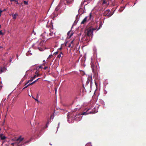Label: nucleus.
Segmentation results:
<instances>
[{
  "mask_svg": "<svg viewBox=\"0 0 146 146\" xmlns=\"http://www.w3.org/2000/svg\"><path fill=\"white\" fill-rule=\"evenodd\" d=\"M92 70L95 76L97 75V67L95 63L92 61L91 62Z\"/></svg>",
  "mask_w": 146,
  "mask_h": 146,
  "instance_id": "f257e3e1",
  "label": "nucleus"
},
{
  "mask_svg": "<svg viewBox=\"0 0 146 146\" xmlns=\"http://www.w3.org/2000/svg\"><path fill=\"white\" fill-rule=\"evenodd\" d=\"M92 70L95 76L97 75V67L95 63L92 61L91 62Z\"/></svg>",
  "mask_w": 146,
  "mask_h": 146,
  "instance_id": "f03ea898",
  "label": "nucleus"
},
{
  "mask_svg": "<svg viewBox=\"0 0 146 146\" xmlns=\"http://www.w3.org/2000/svg\"><path fill=\"white\" fill-rule=\"evenodd\" d=\"M96 28H93L92 27H90L86 30L87 35L89 36H92L93 35V31L96 30Z\"/></svg>",
  "mask_w": 146,
  "mask_h": 146,
  "instance_id": "7ed1b4c3",
  "label": "nucleus"
},
{
  "mask_svg": "<svg viewBox=\"0 0 146 146\" xmlns=\"http://www.w3.org/2000/svg\"><path fill=\"white\" fill-rule=\"evenodd\" d=\"M90 110V109H89L85 112H83L82 113H78V114L76 115L75 117H76V116L77 115V116H80V115H85L88 114H93L94 113H95L96 112V111H95L94 110V111H90L89 112L88 111Z\"/></svg>",
  "mask_w": 146,
  "mask_h": 146,
  "instance_id": "20e7f679",
  "label": "nucleus"
},
{
  "mask_svg": "<svg viewBox=\"0 0 146 146\" xmlns=\"http://www.w3.org/2000/svg\"><path fill=\"white\" fill-rule=\"evenodd\" d=\"M104 16H107L108 17H110L112 15L110 13V10L109 9L106 10L104 13Z\"/></svg>",
  "mask_w": 146,
  "mask_h": 146,
  "instance_id": "39448f33",
  "label": "nucleus"
},
{
  "mask_svg": "<svg viewBox=\"0 0 146 146\" xmlns=\"http://www.w3.org/2000/svg\"><path fill=\"white\" fill-rule=\"evenodd\" d=\"M24 140V138L21 137V136L19 137L16 140V143H17V145L19 146V144H20V143Z\"/></svg>",
  "mask_w": 146,
  "mask_h": 146,
  "instance_id": "423d86ee",
  "label": "nucleus"
},
{
  "mask_svg": "<svg viewBox=\"0 0 146 146\" xmlns=\"http://www.w3.org/2000/svg\"><path fill=\"white\" fill-rule=\"evenodd\" d=\"M63 3V1H62V0H61L59 3L58 4L57 7L55 9V11H57L59 9L60 7L62 6V5L61 4Z\"/></svg>",
  "mask_w": 146,
  "mask_h": 146,
  "instance_id": "0eeeda50",
  "label": "nucleus"
},
{
  "mask_svg": "<svg viewBox=\"0 0 146 146\" xmlns=\"http://www.w3.org/2000/svg\"><path fill=\"white\" fill-rule=\"evenodd\" d=\"M88 17H86L82 20L81 23V24H84L86 23L87 21V18Z\"/></svg>",
  "mask_w": 146,
  "mask_h": 146,
  "instance_id": "6e6552de",
  "label": "nucleus"
},
{
  "mask_svg": "<svg viewBox=\"0 0 146 146\" xmlns=\"http://www.w3.org/2000/svg\"><path fill=\"white\" fill-rule=\"evenodd\" d=\"M5 68L4 67L3 68L1 67L0 70V73H1L3 72H5Z\"/></svg>",
  "mask_w": 146,
  "mask_h": 146,
  "instance_id": "1a4fd4ad",
  "label": "nucleus"
},
{
  "mask_svg": "<svg viewBox=\"0 0 146 146\" xmlns=\"http://www.w3.org/2000/svg\"><path fill=\"white\" fill-rule=\"evenodd\" d=\"M94 18L93 16L92 15L91 13H90L89 14V18L88 19L89 20H91L93 19Z\"/></svg>",
  "mask_w": 146,
  "mask_h": 146,
  "instance_id": "9d476101",
  "label": "nucleus"
},
{
  "mask_svg": "<svg viewBox=\"0 0 146 146\" xmlns=\"http://www.w3.org/2000/svg\"><path fill=\"white\" fill-rule=\"evenodd\" d=\"M0 137L1 139L2 140H4V139H5L6 138V137H5V136L4 135H3V134L0 135Z\"/></svg>",
  "mask_w": 146,
  "mask_h": 146,
  "instance_id": "9b49d317",
  "label": "nucleus"
},
{
  "mask_svg": "<svg viewBox=\"0 0 146 146\" xmlns=\"http://www.w3.org/2000/svg\"><path fill=\"white\" fill-rule=\"evenodd\" d=\"M73 0H66V2L68 4H71L72 3Z\"/></svg>",
  "mask_w": 146,
  "mask_h": 146,
  "instance_id": "f8f14e48",
  "label": "nucleus"
},
{
  "mask_svg": "<svg viewBox=\"0 0 146 146\" xmlns=\"http://www.w3.org/2000/svg\"><path fill=\"white\" fill-rule=\"evenodd\" d=\"M63 54L62 53V52H61L60 53L59 55H58V58H60L61 57H62L63 56Z\"/></svg>",
  "mask_w": 146,
  "mask_h": 146,
  "instance_id": "ddd939ff",
  "label": "nucleus"
},
{
  "mask_svg": "<svg viewBox=\"0 0 146 146\" xmlns=\"http://www.w3.org/2000/svg\"><path fill=\"white\" fill-rule=\"evenodd\" d=\"M17 15V14L16 13H15L14 15H13V19H15L16 18Z\"/></svg>",
  "mask_w": 146,
  "mask_h": 146,
  "instance_id": "4468645a",
  "label": "nucleus"
},
{
  "mask_svg": "<svg viewBox=\"0 0 146 146\" xmlns=\"http://www.w3.org/2000/svg\"><path fill=\"white\" fill-rule=\"evenodd\" d=\"M33 80V79H32V78H31V79L30 80H29L28 81V82H27V83L25 84V85H26L27 84L29 83L30 82H32Z\"/></svg>",
  "mask_w": 146,
  "mask_h": 146,
  "instance_id": "2eb2a0df",
  "label": "nucleus"
},
{
  "mask_svg": "<svg viewBox=\"0 0 146 146\" xmlns=\"http://www.w3.org/2000/svg\"><path fill=\"white\" fill-rule=\"evenodd\" d=\"M125 8V6H123L121 7L120 9H119L120 11L121 12L123 11V10Z\"/></svg>",
  "mask_w": 146,
  "mask_h": 146,
  "instance_id": "dca6fc26",
  "label": "nucleus"
},
{
  "mask_svg": "<svg viewBox=\"0 0 146 146\" xmlns=\"http://www.w3.org/2000/svg\"><path fill=\"white\" fill-rule=\"evenodd\" d=\"M25 144L24 142L22 141L20 143V144H19V146H21Z\"/></svg>",
  "mask_w": 146,
  "mask_h": 146,
  "instance_id": "f3484780",
  "label": "nucleus"
},
{
  "mask_svg": "<svg viewBox=\"0 0 146 146\" xmlns=\"http://www.w3.org/2000/svg\"><path fill=\"white\" fill-rule=\"evenodd\" d=\"M74 40H72L70 42V44H71L72 45V48H73L74 46V44L73 43Z\"/></svg>",
  "mask_w": 146,
  "mask_h": 146,
  "instance_id": "a211bd4d",
  "label": "nucleus"
},
{
  "mask_svg": "<svg viewBox=\"0 0 146 146\" xmlns=\"http://www.w3.org/2000/svg\"><path fill=\"white\" fill-rule=\"evenodd\" d=\"M107 2H108L107 1H106L105 0H104L102 2V4H104L106 3H107Z\"/></svg>",
  "mask_w": 146,
  "mask_h": 146,
  "instance_id": "6ab92c4d",
  "label": "nucleus"
},
{
  "mask_svg": "<svg viewBox=\"0 0 146 146\" xmlns=\"http://www.w3.org/2000/svg\"><path fill=\"white\" fill-rule=\"evenodd\" d=\"M24 3L25 5H27L28 4V2L25 1H24Z\"/></svg>",
  "mask_w": 146,
  "mask_h": 146,
  "instance_id": "aec40b11",
  "label": "nucleus"
},
{
  "mask_svg": "<svg viewBox=\"0 0 146 146\" xmlns=\"http://www.w3.org/2000/svg\"><path fill=\"white\" fill-rule=\"evenodd\" d=\"M30 141H31L30 140L26 141L24 142L25 144H27V143H28L29 142H30Z\"/></svg>",
  "mask_w": 146,
  "mask_h": 146,
  "instance_id": "412c9836",
  "label": "nucleus"
},
{
  "mask_svg": "<svg viewBox=\"0 0 146 146\" xmlns=\"http://www.w3.org/2000/svg\"><path fill=\"white\" fill-rule=\"evenodd\" d=\"M35 83V82H32V83H30V84H28L27 85H29V86H30V85H32L33 84H34Z\"/></svg>",
  "mask_w": 146,
  "mask_h": 146,
  "instance_id": "4be33fe9",
  "label": "nucleus"
},
{
  "mask_svg": "<svg viewBox=\"0 0 146 146\" xmlns=\"http://www.w3.org/2000/svg\"><path fill=\"white\" fill-rule=\"evenodd\" d=\"M42 69V66H39V68H37V69H38V70H39V69Z\"/></svg>",
  "mask_w": 146,
  "mask_h": 146,
  "instance_id": "5701e85b",
  "label": "nucleus"
},
{
  "mask_svg": "<svg viewBox=\"0 0 146 146\" xmlns=\"http://www.w3.org/2000/svg\"><path fill=\"white\" fill-rule=\"evenodd\" d=\"M36 77V75H35L33 77H32L31 78L32 79H33H33H35Z\"/></svg>",
  "mask_w": 146,
  "mask_h": 146,
  "instance_id": "b1692460",
  "label": "nucleus"
},
{
  "mask_svg": "<svg viewBox=\"0 0 146 146\" xmlns=\"http://www.w3.org/2000/svg\"><path fill=\"white\" fill-rule=\"evenodd\" d=\"M99 25H100V26H99V28H98L97 29V30H99L101 28V25L100 24H99Z\"/></svg>",
  "mask_w": 146,
  "mask_h": 146,
  "instance_id": "393cba45",
  "label": "nucleus"
},
{
  "mask_svg": "<svg viewBox=\"0 0 146 146\" xmlns=\"http://www.w3.org/2000/svg\"><path fill=\"white\" fill-rule=\"evenodd\" d=\"M34 99H35L36 101L37 102H39V101L37 99H36L35 98H34Z\"/></svg>",
  "mask_w": 146,
  "mask_h": 146,
  "instance_id": "a878e982",
  "label": "nucleus"
},
{
  "mask_svg": "<svg viewBox=\"0 0 146 146\" xmlns=\"http://www.w3.org/2000/svg\"><path fill=\"white\" fill-rule=\"evenodd\" d=\"M0 35H3V33L2 32V31L0 30Z\"/></svg>",
  "mask_w": 146,
  "mask_h": 146,
  "instance_id": "bb28decb",
  "label": "nucleus"
},
{
  "mask_svg": "<svg viewBox=\"0 0 146 146\" xmlns=\"http://www.w3.org/2000/svg\"><path fill=\"white\" fill-rule=\"evenodd\" d=\"M29 86V85H27V86H25V87H24L23 89V90H24L26 88H27Z\"/></svg>",
  "mask_w": 146,
  "mask_h": 146,
  "instance_id": "cd10ccee",
  "label": "nucleus"
},
{
  "mask_svg": "<svg viewBox=\"0 0 146 146\" xmlns=\"http://www.w3.org/2000/svg\"><path fill=\"white\" fill-rule=\"evenodd\" d=\"M40 79V78H38L37 80H35L34 82H35V83L36 82L38 81V80H39V79Z\"/></svg>",
  "mask_w": 146,
  "mask_h": 146,
  "instance_id": "c85d7f7f",
  "label": "nucleus"
},
{
  "mask_svg": "<svg viewBox=\"0 0 146 146\" xmlns=\"http://www.w3.org/2000/svg\"><path fill=\"white\" fill-rule=\"evenodd\" d=\"M48 124H49V122H48L46 124V127H48Z\"/></svg>",
  "mask_w": 146,
  "mask_h": 146,
  "instance_id": "c756f323",
  "label": "nucleus"
},
{
  "mask_svg": "<svg viewBox=\"0 0 146 146\" xmlns=\"http://www.w3.org/2000/svg\"><path fill=\"white\" fill-rule=\"evenodd\" d=\"M58 51H57V52H55L54 53V54H55V55H56L57 54H58Z\"/></svg>",
  "mask_w": 146,
  "mask_h": 146,
  "instance_id": "7c9ffc66",
  "label": "nucleus"
},
{
  "mask_svg": "<svg viewBox=\"0 0 146 146\" xmlns=\"http://www.w3.org/2000/svg\"><path fill=\"white\" fill-rule=\"evenodd\" d=\"M52 56H52V55H50L48 56V58H51Z\"/></svg>",
  "mask_w": 146,
  "mask_h": 146,
  "instance_id": "2f4dec72",
  "label": "nucleus"
},
{
  "mask_svg": "<svg viewBox=\"0 0 146 146\" xmlns=\"http://www.w3.org/2000/svg\"><path fill=\"white\" fill-rule=\"evenodd\" d=\"M68 47H71L72 48V45H71V44H70V43L69 44Z\"/></svg>",
  "mask_w": 146,
  "mask_h": 146,
  "instance_id": "473e14b6",
  "label": "nucleus"
},
{
  "mask_svg": "<svg viewBox=\"0 0 146 146\" xmlns=\"http://www.w3.org/2000/svg\"><path fill=\"white\" fill-rule=\"evenodd\" d=\"M18 0H15V2H16V3L17 4H19V3H18Z\"/></svg>",
  "mask_w": 146,
  "mask_h": 146,
  "instance_id": "72a5a7b5",
  "label": "nucleus"
},
{
  "mask_svg": "<svg viewBox=\"0 0 146 146\" xmlns=\"http://www.w3.org/2000/svg\"><path fill=\"white\" fill-rule=\"evenodd\" d=\"M84 4V2H82L81 3V6H82Z\"/></svg>",
  "mask_w": 146,
  "mask_h": 146,
  "instance_id": "f704fd0d",
  "label": "nucleus"
},
{
  "mask_svg": "<svg viewBox=\"0 0 146 146\" xmlns=\"http://www.w3.org/2000/svg\"><path fill=\"white\" fill-rule=\"evenodd\" d=\"M73 35V34L72 33L71 35H70L69 36V38H70L71 36H72Z\"/></svg>",
  "mask_w": 146,
  "mask_h": 146,
  "instance_id": "c9c22d12",
  "label": "nucleus"
},
{
  "mask_svg": "<svg viewBox=\"0 0 146 146\" xmlns=\"http://www.w3.org/2000/svg\"><path fill=\"white\" fill-rule=\"evenodd\" d=\"M36 77H39L40 76V74H37L36 75Z\"/></svg>",
  "mask_w": 146,
  "mask_h": 146,
  "instance_id": "e433bc0d",
  "label": "nucleus"
},
{
  "mask_svg": "<svg viewBox=\"0 0 146 146\" xmlns=\"http://www.w3.org/2000/svg\"><path fill=\"white\" fill-rule=\"evenodd\" d=\"M48 68V67L47 66H46V67H44L43 69L44 70H46L47 68Z\"/></svg>",
  "mask_w": 146,
  "mask_h": 146,
  "instance_id": "4c0bfd02",
  "label": "nucleus"
},
{
  "mask_svg": "<svg viewBox=\"0 0 146 146\" xmlns=\"http://www.w3.org/2000/svg\"><path fill=\"white\" fill-rule=\"evenodd\" d=\"M52 34H53L52 33H50L49 34V35L50 36H52Z\"/></svg>",
  "mask_w": 146,
  "mask_h": 146,
  "instance_id": "58836bf2",
  "label": "nucleus"
},
{
  "mask_svg": "<svg viewBox=\"0 0 146 146\" xmlns=\"http://www.w3.org/2000/svg\"><path fill=\"white\" fill-rule=\"evenodd\" d=\"M70 31H69V32L67 33V34L68 35V36H69V34H70Z\"/></svg>",
  "mask_w": 146,
  "mask_h": 146,
  "instance_id": "ea45409f",
  "label": "nucleus"
},
{
  "mask_svg": "<svg viewBox=\"0 0 146 146\" xmlns=\"http://www.w3.org/2000/svg\"><path fill=\"white\" fill-rule=\"evenodd\" d=\"M3 11L0 10V14H1V13Z\"/></svg>",
  "mask_w": 146,
  "mask_h": 146,
  "instance_id": "a19ab883",
  "label": "nucleus"
},
{
  "mask_svg": "<svg viewBox=\"0 0 146 146\" xmlns=\"http://www.w3.org/2000/svg\"><path fill=\"white\" fill-rule=\"evenodd\" d=\"M15 0H10V1L11 2H12V1H15Z\"/></svg>",
  "mask_w": 146,
  "mask_h": 146,
  "instance_id": "79ce46f5",
  "label": "nucleus"
},
{
  "mask_svg": "<svg viewBox=\"0 0 146 146\" xmlns=\"http://www.w3.org/2000/svg\"><path fill=\"white\" fill-rule=\"evenodd\" d=\"M59 124H60V123H58V127H59Z\"/></svg>",
  "mask_w": 146,
  "mask_h": 146,
  "instance_id": "37998d69",
  "label": "nucleus"
},
{
  "mask_svg": "<svg viewBox=\"0 0 146 146\" xmlns=\"http://www.w3.org/2000/svg\"><path fill=\"white\" fill-rule=\"evenodd\" d=\"M35 73L36 74H38V72H37V71H36V72H35Z\"/></svg>",
  "mask_w": 146,
  "mask_h": 146,
  "instance_id": "c03bdc74",
  "label": "nucleus"
},
{
  "mask_svg": "<svg viewBox=\"0 0 146 146\" xmlns=\"http://www.w3.org/2000/svg\"><path fill=\"white\" fill-rule=\"evenodd\" d=\"M61 49H62V47H61L58 49H60V50H61Z\"/></svg>",
  "mask_w": 146,
  "mask_h": 146,
  "instance_id": "a18cd8bd",
  "label": "nucleus"
},
{
  "mask_svg": "<svg viewBox=\"0 0 146 146\" xmlns=\"http://www.w3.org/2000/svg\"><path fill=\"white\" fill-rule=\"evenodd\" d=\"M95 84H96V85H97V84H96V82H95Z\"/></svg>",
  "mask_w": 146,
  "mask_h": 146,
  "instance_id": "49530a36",
  "label": "nucleus"
},
{
  "mask_svg": "<svg viewBox=\"0 0 146 146\" xmlns=\"http://www.w3.org/2000/svg\"><path fill=\"white\" fill-rule=\"evenodd\" d=\"M6 11V10L5 9H4L3 11Z\"/></svg>",
  "mask_w": 146,
  "mask_h": 146,
  "instance_id": "de8ad7c7",
  "label": "nucleus"
},
{
  "mask_svg": "<svg viewBox=\"0 0 146 146\" xmlns=\"http://www.w3.org/2000/svg\"><path fill=\"white\" fill-rule=\"evenodd\" d=\"M32 98H33V99H34V98H35L33 96H32Z\"/></svg>",
  "mask_w": 146,
  "mask_h": 146,
  "instance_id": "09e8293b",
  "label": "nucleus"
},
{
  "mask_svg": "<svg viewBox=\"0 0 146 146\" xmlns=\"http://www.w3.org/2000/svg\"><path fill=\"white\" fill-rule=\"evenodd\" d=\"M46 32H44V35H45V34H46Z\"/></svg>",
  "mask_w": 146,
  "mask_h": 146,
  "instance_id": "8fccbe9b",
  "label": "nucleus"
},
{
  "mask_svg": "<svg viewBox=\"0 0 146 146\" xmlns=\"http://www.w3.org/2000/svg\"><path fill=\"white\" fill-rule=\"evenodd\" d=\"M13 144H14V143H12V145H13Z\"/></svg>",
  "mask_w": 146,
  "mask_h": 146,
  "instance_id": "3c124183",
  "label": "nucleus"
},
{
  "mask_svg": "<svg viewBox=\"0 0 146 146\" xmlns=\"http://www.w3.org/2000/svg\"><path fill=\"white\" fill-rule=\"evenodd\" d=\"M1 27V25H0V28Z\"/></svg>",
  "mask_w": 146,
  "mask_h": 146,
  "instance_id": "603ef678",
  "label": "nucleus"
},
{
  "mask_svg": "<svg viewBox=\"0 0 146 146\" xmlns=\"http://www.w3.org/2000/svg\"><path fill=\"white\" fill-rule=\"evenodd\" d=\"M44 35V34H42V35Z\"/></svg>",
  "mask_w": 146,
  "mask_h": 146,
  "instance_id": "864d4df0",
  "label": "nucleus"
},
{
  "mask_svg": "<svg viewBox=\"0 0 146 146\" xmlns=\"http://www.w3.org/2000/svg\"><path fill=\"white\" fill-rule=\"evenodd\" d=\"M50 145H51V144H50Z\"/></svg>",
  "mask_w": 146,
  "mask_h": 146,
  "instance_id": "5fc2aeb1",
  "label": "nucleus"
},
{
  "mask_svg": "<svg viewBox=\"0 0 146 146\" xmlns=\"http://www.w3.org/2000/svg\"><path fill=\"white\" fill-rule=\"evenodd\" d=\"M50 145H51V144H50Z\"/></svg>",
  "mask_w": 146,
  "mask_h": 146,
  "instance_id": "6e6d98bb",
  "label": "nucleus"
},
{
  "mask_svg": "<svg viewBox=\"0 0 146 146\" xmlns=\"http://www.w3.org/2000/svg\"><path fill=\"white\" fill-rule=\"evenodd\" d=\"M1 16V14H0V17Z\"/></svg>",
  "mask_w": 146,
  "mask_h": 146,
  "instance_id": "4d7b16f0",
  "label": "nucleus"
},
{
  "mask_svg": "<svg viewBox=\"0 0 146 146\" xmlns=\"http://www.w3.org/2000/svg\"><path fill=\"white\" fill-rule=\"evenodd\" d=\"M85 146H87V145H86Z\"/></svg>",
  "mask_w": 146,
  "mask_h": 146,
  "instance_id": "13d9d810",
  "label": "nucleus"
}]
</instances>
